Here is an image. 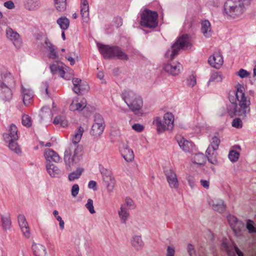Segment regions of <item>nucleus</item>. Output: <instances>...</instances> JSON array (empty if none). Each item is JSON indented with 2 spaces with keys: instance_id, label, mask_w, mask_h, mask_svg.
<instances>
[{
  "instance_id": "obj_61",
  "label": "nucleus",
  "mask_w": 256,
  "mask_h": 256,
  "mask_svg": "<svg viewBox=\"0 0 256 256\" xmlns=\"http://www.w3.org/2000/svg\"><path fill=\"white\" fill-rule=\"evenodd\" d=\"M96 182L94 180H90L88 184V187L94 190H96Z\"/></svg>"
},
{
  "instance_id": "obj_37",
  "label": "nucleus",
  "mask_w": 256,
  "mask_h": 256,
  "mask_svg": "<svg viewBox=\"0 0 256 256\" xmlns=\"http://www.w3.org/2000/svg\"><path fill=\"white\" fill-rule=\"evenodd\" d=\"M83 172V168L80 167L77 168L76 170L70 173L68 176V180L70 182H72L76 179L79 178L80 177Z\"/></svg>"
},
{
  "instance_id": "obj_59",
  "label": "nucleus",
  "mask_w": 256,
  "mask_h": 256,
  "mask_svg": "<svg viewBox=\"0 0 256 256\" xmlns=\"http://www.w3.org/2000/svg\"><path fill=\"white\" fill-rule=\"evenodd\" d=\"M186 180H188V184H189L191 188H193L194 186V182H195L194 178L190 175H188L186 176Z\"/></svg>"
},
{
  "instance_id": "obj_14",
  "label": "nucleus",
  "mask_w": 256,
  "mask_h": 256,
  "mask_svg": "<svg viewBox=\"0 0 256 256\" xmlns=\"http://www.w3.org/2000/svg\"><path fill=\"white\" fill-rule=\"evenodd\" d=\"M166 176L168 186L171 188L177 189L179 184L176 174L174 170L170 168L166 172Z\"/></svg>"
},
{
  "instance_id": "obj_27",
  "label": "nucleus",
  "mask_w": 256,
  "mask_h": 256,
  "mask_svg": "<svg viewBox=\"0 0 256 256\" xmlns=\"http://www.w3.org/2000/svg\"><path fill=\"white\" fill-rule=\"evenodd\" d=\"M47 50L48 52V56L50 58L56 59L58 58V53L56 52L54 46L48 39L46 38L44 42Z\"/></svg>"
},
{
  "instance_id": "obj_60",
  "label": "nucleus",
  "mask_w": 256,
  "mask_h": 256,
  "mask_svg": "<svg viewBox=\"0 0 256 256\" xmlns=\"http://www.w3.org/2000/svg\"><path fill=\"white\" fill-rule=\"evenodd\" d=\"M200 183L201 185L205 188L208 189L210 186L209 180H200Z\"/></svg>"
},
{
  "instance_id": "obj_18",
  "label": "nucleus",
  "mask_w": 256,
  "mask_h": 256,
  "mask_svg": "<svg viewBox=\"0 0 256 256\" xmlns=\"http://www.w3.org/2000/svg\"><path fill=\"white\" fill-rule=\"evenodd\" d=\"M118 214L122 224H126L130 218V214L128 208L124 204H122L118 210Z\"/></svg>"
},
{
  "instance_id": "obj_26",
  "label": "nucleus",
  "mask_w": 256,
  "mask_h": 256,
  "mask_svg": "<svg viewBox=\"0 0 256 256\" xmlns=\"http://www.w3.org/2000/svg\"><path fill=\"white\" fill-rule=\"evenodd\" d=\"M80 14L82 20L87 22L89 17V6L87 0H81Z\"/></svg>"
},
{
  "instance_id": "obj_13",
  "label": "nucleus",
  "mask_w": 256,
  "mask_h": 256,
  "mask_svg": "<svg viewBox=\"0 0 256 256\" xmlns=\"http://www.w3.org/2000/svg\"><path fill=\"white\" fill-rule=\"evenodd\" d=\"M207 202L214 211L220 214L224 212L226 210V204L222 199L209 198L207 200Z\"/></svg>"
},
{
  "instance_id": "obj_17",
  "label": "nucleus",
  "mask_w": 256,
  "mask_h": 256,
  "mask_svg": "<svg viewBox=\"0 0 256 256\" xmlns=\"http://www.w3.org/2000/svg\"><path fill=\"white\" fill-rule=\"evenodd\" d=\"M210 64L216 68H220L223 64L224 59L220 52H215L208 58Z\"/></svg>"
},
{
  "instance_id": "obj_32",
  "label": "nucleus",
  "mask_w": 256,
  "mask_h": 256,
  "mask_svg": "<svg viewBox=\"0 0 256 256\" xmlns=\"http://www.w3.org/2000/svg\"><path fill=\"white\" fill-rule=\"evenodd\" d=\"M46 170L49 174L52 177H56L60 174V170L58 168L50 162L46 165Z\"/></svg>"
},
{
  "instance_id": "obj_20",
  "label": "nucleus",
  "mask_w": 256,
  "mask_h": 256,
  "mask_svg": "<svg viewBox=\"0 0 256 256\" xmlns=\"http://www.w3.org/2000/svg\"><path fill=\"white\" fill-rule=\"evenodd\" d=\"M5 142H10L12 140H18V128L16 125L12 124L10 126L8 133L4 136Z\"/></svg>"
},
{
  "instance_id": "obj_48",
  "label": "nucleus",
  "mask_w": 256,
  "mask_h": 256,
  "mask_svg": "<svg viewBox=\"0 0 256 256\" xmlns=\"http://www.w3.org/2000/svg\"><path fill=\"white\" fill-rule=\"evenodd\" d=\"M186 82L188 86L193 87L196 84V77L193 74L190 75L187 78Z\"/></svg>"
},
{
  "instance_id": "obj_16",
  "label": "nucleus",
  "mask_w": 256,
  "mask_h": 256,
  "mask_svg": "<svg viewBox=\"0 0 256 256\" xmlns=\"http://www.w3.org/2000/svg\"><path fill=\"white\" fill-rule=\"evenodd\" d=\"M120 151L122 156L126 162H131L134 160V152L128 144H122L120 148Z\"/></svg>"
},
{
  "instance_id": "obj_47",
  "label": "nucleus",
  "mask_w": 256,
  "mask_h": 256,
  "mask_svg": "<svg viewBox=\"0 0 256 256\" xmlns=\"http://www.w3.org/2000/svg\"><path fill=\"white\" fill-rule=\"evenodd\" d=\"M22 124L26 127H30L32 124L30 117L28 114H24L22 116Z\"/></svg>"
},
{
  "instance_id": "obj_12",
  "label": "nucleus",
  "mask_w": 256,
  "mask_h": 256,
  "mask_svg": "<svg viewBox=\"0 0 256 256\" xmlns=\"http://www.w3.org/2000/svg\"><path fill=\"white\" fill-rule=\"evenodd\" d=\"M86 106L87 102L85 98L76 96L72 99L69 106V109L73 112H81L86 108Z\"/></svg>"
},
{
  "instance_id": "obj_53",
  "label": "nucleus",
  "mask_w": 256,
  "mask_h": 256,
  "mask_svg": "<svg viewBox=\"0 0 256 256\" xmlns=\"http://www.w3.org/2000/svg\"><path fill=\"white\" fill-rule=\"evenodd\" d=\"M80 190L79 186L78 184H74L72 186L71 190L72 196L76 198Z\"/></svg>"
},
{
  "instance_id": "obj_41",
  "label": "nucleus",
  "mask_w": 256,
  "mask_h": 256,
  "mask_svg": "<svg viewBox=\"0 0 256 256\" xmlns=\"http://www.w3.org/2000/svg\"><path fill=\"white\" fill-rule=\"evenodd\" d=\"M18 140H12L10 142H6L8 144V146L10 149L16 154H20L22 151L20 146L18 145L16 141Z\"/></svg>"
},
{
  "instance_id": "obj_7",
  "label": "nucleus",
  "mask_w": 256,
  "mask_h": 256,
  "mask_svg": "<svg viewBox=\"0 0 256 256\" xmlns=\"http://www.w3.org/2000/svg\"><path fill=\"white\" fill-rule=\"evenodd\" d=\"M140 24L147 28H156L158 26V14L156 12L144 10L141 14Z\"/></svg>"
},
{
  "instance_id": "obj_44",
  "label": "nucleus",
  "mask_w": 256,
  "mask_h": 256,
  "mask_svg": "<svg viewBox=\"0 0 256 256\" xmlns=\"http://www.w3.org/2000/svg\"><path fill=\"white\" fill-rule=\"evenodd\" d=\"M228 221L230 226V227L235 230L237 226L240 224V222L238 221L237 218L232 215H228L226 217Z\"/></svg>"
},
{
  "instance_id": "obj_54",
  "label": "nucleus",
  "mask_w": 256,
  "mask_h": 256,
  "mask_svg": "<svg viewBox=\"0 0 256 256\" xmlns=\"http://www.w3.org/2000/svg\"><path fill=\"white\" fill-rule=\"evenodd\" d=\"M253 224V222L250 220H248L246 223V228L249 232L251 233L256 232V228H254Z\"/></svg>"
},
{
  "instance_id": "obj_21",
  "label": "nucleus",
  "mask_w": 256,
  "mask_h": 256,
  "mask_svg": "<svg viewBox=\"0 0 256 256\" xmlns=\"http://www.w3.org/2000/svg\"><path fill=\"white\" fill-rule=\"evenodd\" d=\"M174 44L175 47L176 46L179 50L187 48L192 46L189 36L187 34L180 36Z\"/></svg>"
},
{
  "instance_id": "obj_2",
  "label": "nucleus",
  "mask_w": 256,
  "mask_h": 256,
  "mask_svg": "<svg viewBox=\"0 0 256 256\" xmlns=\"http://www.w3.org/2000/svg\"><path fill=\"white\" fill-rule=\"evenodd\" d=\"M235 95L238 102V116L246 118L250 112L251 102L250 98L246 95L242 85L236 86Z\"/></svg>"
},
{
  "instance_id": "obj_6",
  "label": "nucleus",
  "mask_w": 256,
  "mask_h": 256,
  "mask_svg": "<svg viewBox=\"0 0 256 256\" xmlns=\"http://www.w3.org/2000/svg\"><path fill=\"white\" fill-rule=\"evenodd\" d=\"M220 141V138L216 136L212 138L210 143L206 152V154L208 158V160L211 164L216 165L218 164L216 156L217 150L218 149Z\"/></svg>"
},
{
  "instance_id": "obj_1",
  "label": "nucleus",
  "mask_w": 256,
  "mask_h": 256,
  "mask_svg": "<svg viewBox=\"0 0 256 256\" xmlns=\"http://www.w3.org/2000/svg\"><path fill=\"white\" fill-rule=\"evenodd\" d=\"M252 0H227L224 6L225 14L235 18L241 16Z\"/></svg>"
},
{
  "instance_id": "obj_45",
  "label": "nucleus",
  "mask_w": 256,
  "mask_h": 256,
  "mask_svg": "<svg viewBox=\"0 0 256 256\" xmlns=\"http://www.w3.org/2000/svg\"><path fill=\"white\" fill-rule=\"evenodd\" d=\"M223 76L222 74L218 72H214L211 75L208 82V84L209 85L211 82H221Z\"/></svg>"
},
{
  "instance_id": "obj_23",
  "label": "nucleus",
  "mask_w": 256,
  "mask_h": 256,
  "mask_svg": "<svg viewBox=\"0 0 256 256\" xmlns=\"http://www.w3.org/2000/svg\"><path fill=\"white\" fill-rule=\"evenodd\" d=\"M44 156L47 161L50 163L53 162L56 163L59 162L61 160V158L58 154L54 150L48 148L44 152Z\"/></svg>"
},
{
  "instance_id": "obj_56",
  "label": "nucleus",
  "mask_w": 256,
  "mask_h": 256,
  "mask_svg": "<svg viewBox=\"0 0 256 256\" xmlns=\"http://www.w3.org/2000/svg\"><path fill=\"white\" fill-rule=\"evenodd\" d=\"M125 206H126V207L128 208V210H129L130 208H132L134 206V202L133 200L130 198H126V199H125Z\"/></svg>"
},
{
  "instance_id": "obj_35",
  "label": "nucleus",
  "mask_w": 256,
  "mask_h": 256,
  "mask_svg": "<svg viewBox=\"0 0 256 256\" xmlns=\"http://www.w3.org/2000/svg\"><path fill=\"white\" fill-rule=\"evenodd\" d=\"M24 5L28 10H34L40 8V4L39 0H26Z\"/></svg>"
},
{
  "instance_id": "obj_57",
  "label": "nucleus",
  "mask_w": 256,
  "mask_h": 256,
  "mask_svg": "<svg viewBox=\"0 0 256 256\" xmlns=\"http://www.w3.org/2000/svg\"><path fill=\"white\" fill-rule=\"evenodd\" d=\"M47 114L48 116H49L50 118L52 116V112L50 110L46 108H44L42 109V112H41V116L42 117H44L46 116V114Z\"/></svg>"
},
{
  "instance_id": "obj_4",
  "label": "nucleus",
  "mask_w": 256,
  "mask_h": 256,
  "mask_svg": "<svg viewBox=\"0 0 256 256\" xmlns=\"http://www.w3.org/2000/svg\"><path fill=\"white\" fill-rule=\"evenodd\" d=\"M174 115L172 112H167L163 116V122L160 117H156L152 124L156 127L158 132L162 134L166 130L172 131L174 128Z\"/></svg>"
},
{
  "instance_id": "obj_38",
  "label": "nucleus",
  "mask_w": 256,
  "mask_h": 256,
  "mask_svg": "<svg viewBox=\"0 0 256 256\" xmlns=\"http://www.w3.org/2000/svg\"><path fill=\"white\" fill-rule=\"evenodd\" d=\"M178 144L180 147L186 152L189 151L192 147V144L184 138H180L178 141Z\"/></svg>"
},
{
  "instance_id": "obj_51",
  "label": "nucleus",
  "mask_w": 256,
  "mask_h": 256,
  "mask_svg": "<svg viewBox=\"0 0 256 256\" xmlns=\"http://www.w3.org/2000/svg\"><path fill=\"white\" fill-rule=\"evenodd\" d=\"M86 207L87 208L90 214H93L96 212L94 206V202L92 199L88 200L86 204Z\"/></svg>"
},
{
  "instance_id": "obj_33",
  "label": "nucleus",
  "mask_w": 256,
  "mask_h": 256,
  "mask_svg": "<svg viewBox=\"0 0 256 256\" xmlns=\"http://www.w3.org/2000/svg\"><path fill=\"white\" fill-rule=\"evenodd\" d=\"M84 132V128L80 126L76 131L75 133L72 136V142L74 144L79 143L82 139V137Z\"/></svg>"
},
{
  "instance_id": "obj_39",
  "label": "nucleus",
  "mask_w": 256,
  "mask_h": 256,
  "mask_svg": "<svg viewBox=\"0 0 256 256\" xmlns=\"http://www.w3.org/2000/svg\"><path fill=\"white\" fill-rule=\"evenodd\" d=\"M57 23L62 30H66L70 26L68 19L65 16H62L58 19Z\"/></svg>"
},
{
  "instance_id": "obj_43",
  "label": "nucleus",
  "mask_w": 256,
  "mask_h": 256,
  "mask_svg": "<svg viewBox=\"0 0 256 256\" xmlns=\"http://www.w3.org/2000/svg\"><path fill=\"white\" fill-rule=\"evenodd\" d=\"M180 50L175 47L174 44L170 48H168L165 53V56L168 58H172L175 56L177 55Z\"/></svg>"
},
{
  "instance_id": "obj_28",
  "label": "nucleus",
  "mask_w": 256,
  "mask_h": 256,
  "mask_svg": "<svg viewBox=\"0 0 256 256\" xmlns=\"http://www.w3.org/2000/svg\"><path fill=\"white\" fill-rule=\"evenodd\" d=\"M99 50L101 54L105 58H108L112 57L114 49L115 48L109 47L106 45L102 44H98Z\"/></svg>"
},
{
  "instance_id": "obj_34",
  "label": "nucleus",
  "mask_w": 256,
  "mask_h": 256,
  "mask_svg": "<svg viewBox=\"0 0 256 256\" xmlns=\"http://www.w3.org/2000/svg\"><path fill=\"white\" fill-rule=\"evenodd\" d=\"M226 110L231 118L236 116H238V105L236 102H232L226 106Z\"/></svg>"
},
{
  "instance_id": "obj_22",
  "label": "nucleus",
  "mask_w": 256,
  "mask_h": 256,
  "mask_svg": "<svg viewBox=\"0 0 256 256\" xmlns=\"http://www.w3.org/2000/svg\"><path fill=\"white\" fill-rule=\"evenodd\" d=\"M130 244L132 246L136 251L142 250L144 242L142 236L138 235H134L130 238Z\"/></svg>"
},
{
  "instance_id": "obj_9",
  "label": "nucleus",
  "mask_w": 256,
  "mask_h": 256,
  "mask_svg": "<svg viewBox=\"0 0 256 256\" xmlns=\"http://www.w3.org/2000/svg\"><path fill=\"white\" fill-rule=\"evenodd\" d=\"M101 174L107 191L112 192L115 187L116 180L112 172L104 168L101 170Z\"/></svg>"
},
{
  "instance_id": "obj_40",
  "label": "nucleus",
  "mask_w": 256,
  "mask_h": 256,
  "mask_svg": "<svg viewBox=\"0 0 256 256\" xmlns=\"http://www.w3.org/2000/svg\"><path fill=\"white\" fill-rule=\"evenodd\" d=\"M54 123L56 125H59L64 128H66L68 126V120L65 117L61 116H58L55 117L54 120Z\"/></svg>"
},
{
  "instance_id": "obj_19",
  "label": "nucleus",
  "mask_w": 256,
  "mask_h": 256,
  "mask_svg": "<svg viewBox=\"0 0 256 256\" xmlns=\"http://www.w3.org/2000/svg\"><path fill=\"white\" fill-rule=\"evenodd\" d=\"M72 82L74 85L72 90L76 94H82L88 91L89 86L86 84H82V80L78 78H73Z\"/></svg>"
},
{
  "instance_id": "obj_62",
  "label": "nucleus",
  "mask_w": 256,
  "mask_h": 256,
  "mask_svg": "<svg viewBox=\"0 0 256 256\" xmlns=\"http://www.w3.org/2000/svg\"><path fill=\"white\" fill-rule=\"evenodd\" d=\"M4 6L6 8L8 9H12L14 7V4L12 1L9 0L4 3Z\"/></svg>"
},
{
  "instance_id": "obj_5",
  "label": "nucleus",
  "mask_w": 256,
  "mask_h": 256,
  "mask_svg": "<svg viewBox=\"0 0 256 256\" xmlns=\"http://www.w3.org/2000/svg\"><path fill=\"white\" fill-rule=\"evenodd\" d=\"M82 150L79 146H76L74 150L72 148L66 150L64 157L66 168L68 170H71L74 164H78L82 160Z\"/></svg>"
},
{
  "instance_id": "obj_50",
  "label": "nucleus",
  "mask_w": 256,
  "mask_h": 256,
  "mask_svg": "<svg viewBox=\"0 0 256 256\" xmlns=\"http://www.w3.org/2000/svg\"><path fill=\"white\" fill-rule=\"evenodd\" d=\"M236 75L241 78H244L249 77L250 72L246 70L241 68L236 72Z\"/></svg>"
},
{
  "instance_id": "obj_30",
  "label": "nucleus",
  "mask_w": 256,
  "mask_h": 256,
  "mask_svg": "<svg viewBox=\"0 0 256 256\" xmlns=\"http://www.w3.org/2000/svg\"><path fill=\"white\" fill-rule=\"evenodd\" d=\"M34 254L35 256H48L46 248L40 244H34L32 246Z\"/></svg>"
},
{
  "instance_id": "obj_10",
  "label": "nucleus",
  "mask_w": 256,
  "mask_h": 256,
  "mask_svg": "<svg viewBox=\"0 0 256 256\" xmlns=\"http://www.w3.org/2000/svg\"><path fill=\"white\" fill-rule=\"evenodd\" d=\"M94 122L90 130V134L93 136H100L104 132V120L101 116L96 114L94 116Z\"/></svg>"
},
{
  "instance_id": "obj_25",
  "label": "nucleus",
  "mask_w": 256,
  "mask_h": 256,
  "mask_svg": "<svg viewBox=\"0 0 256 256\" xmlns=\"http://www.w3.org/2000/svg\"><path fill=\"white\" fill-rule=\"evenodd\" d=\"M201 32L206 38H210L212 36V31L210 22L208 20H204L201 24Z\"/></svg>"
},
{
  "instance_id": "obj_42",
  "label": "nucleus",
  "mask_w": 256,
  "mask_h": 256,
  "mask_svg": "<svg viewBox=\"0 0 256 256\" xmlns=\"http://www.w3.org/2000/svg\"><path fill=\"white\" fill-rule=\"evenodd\" d=\"M55 8L58 12H63L66 8V0H54Z\"/></svg>"
},
{
  "instance_id": "obj_31",
  "label": "nucleus",
  "mask_w": 256,
  "mask_h": 256,
  "mask_svg": "<svg viewBox=\"0 0 256 256\" xmlns=\"http://www.w3.org/2000/svg\"><path fill=\"white\" fill-rule=\"evenodd\" d=\"M22 93L24 103L25 105H28L30 102L32 98V92L29 88L22 86Z\"/></svg>"
},
{
  "instance_id": "obj_36",
  "label": "nucleus",
  "mask_w": 256,
  "mask_h": 256,
  "mask_svg": "<svg viewBox=\"0 0 256 256\" xmlns=\"http://www.w3.org/2000/svg\"><path fill=\"white\" fill-rule=\"evenodd\" d=\"M2 226L4 230H8L10 229L12 222L9 215H3L2 216Z\"/></svg>"
},
{
  "instance_id": "obj_29",
  "label": "nucleus",
  "mask_w": 256,
  "mask_h": 256,
  "mask_svg": "<svg viewBox=\"0 0 256 256\" xmlns=\"http://www.w3.org/2000/svg\"><path fill=\"white\" fill-rule=\"evenodd\" d=\"M6 36L16 46H19L20 44V35L16 32H14L12 30H9L6 32Z\"/></svg>"
},
{
  "instance_id": "obj_15",
  "label": "nucleus",
  "mask_w": 256,
  "mask_h": 256,
  "mask_svg": "<svg viewBox=\"0 0 256 256\" xmlns=\"http://www.w3.org/2000/svg\"><path fill=\"white\" fill-rule=\"evenodd\" d=\"M18 222L24 236L26 238H29L31 234L25 216L23 214L18 215Z\"/></svg>"
},
{
  "instance_id": "obj_55",
  "label": "nucleus",
  "mask_w": 256,
  "mask_h": 256,
  "mask_svg": "<svg viewBox=\"0 0 256 256\" xmlns=\"http://www.w3.org/2000/svg\"><path fill=\"white\" fill-rule=\"evenodd\" d=\"M132 128L136 132H140L144 130V126L140 124H134L132 126Z\"/></svg>"
},
{
  "instance_id": "obj_63",
  "label": "nucleus",
  "mask_w": 256,
  "mask_h": 256,
  "mask_svg": "<svg viewBox=\"0 0 256 256\" xmlns=\"http://www.w3.org/2000/svg\"><path fill=\"white\" fill-rule=\"evenodd\" d=\"M98 79L102 80V83H106V81L104 80V74L102 72H99L97 74Z\"/></svg>"
},
{
  "instance_id": "obj_46",
  "label": "nucleus",
  "mask_w": 256,
  "mask_h": 256,
  "mask_svg": "<svg viewBox=\"0 0 256 256\" xmlns=\"http://www.w3.org/2000/svg\"><path fill=\"white\" fill-rule=\"evenodd\" d=\"M112 56L116 57L118 58L124 60H127L128 59L127 55L124 52L116 48H115L114 49Z\"/></svg>"
},
{
  "instance_id": "obj_11",
  "label": "nucleus",
  "mask_w": 256,
  "mask_h": 256,
  "mask_svg": "<svg viewBox=\"0 0 256 256\" xmlns=\"http://www.w3.org/2000/svg\"><path fill=\"white\" fill-rule=\"evenodd\" d=\"M163 68L166 72L172 76L178 74L183 70L182 65L178 62L166 63Z\"/></svg>"
},
{
  "instance_id": "obj_58",
  "label": "nucleus",
  "mask_w": 256,
  "mask_h": 256,
  "mask_svg": "<svg viewBox=\"0 0 256 256\" xmlns=\"http://www.w3.org/2000/svg\"><path fill=\"white\" fill-rule=\"evenodd\" d=\"M175 249L174 247L168 246L166 250V256H174Z\"/></svg>"
},
{
  "instance_id": "obj_49",
  "label": "nucleus",
  "mask_w": 256,
  "mask_h": 256,
  "mask_svg": "<svg viewBox=\"0 0 256 256\" xmlns=\"http://www.w3.org/2000/svg\"><path fill=\"white\" fill-rule=\"evenodd\" d=\"M240 156L238 152L235 150H232L229 152L228 158L232 162H235L238 160Z\"/></svg>"
},
{
  "instance_id": "obj_24",
  "label": "nucleus",
  "mask_w": 256,
  "mask_h": 256,
  "mask_svg": "<svg viewBox=\"0 0 256 256\" xmlns=\"http://www.w3.org/2000/svg\"><path fill=\"white\" fill-rule=\"evenodd\" d=\"M191 160L192 164L196 166H201L206 164L208 158L203 154L198 153L192 155Z\"/></svg>"
},
{
  "instance_id": "obj_3",
  "label": "nucleus",
  "mask_w": 256,
  "mask_h": 256,
  "mask_svg": "<svg viewBox=\"0 0 256 256\" xmlns=\"http://www.w3.org/2000/svg\"><path fill=\"white\" fill-rule=\"evenodd\" d=\"M122 98L131 112L138 114L142 111L144 101L139 94L132 90H126L122 93Z\"/></svg>"
},
{
  "instance_id": "obj_64",
  "label": "nucleus",
  "mask_w": 256,
  "mask_h": 256,
  "mask_svg": "<svg viewBox=\"0 0 256 256\" xmlns=\"http://www.w3.org/2000/svg\"><path fill=\"white\" fill-rule=\"evenodd\" d=\"M234 250L238 256H244L242 252L240 251L238 247L235 246Z\"/></svg>"
},
{
  "instance_id": "obj_8",
  "label": "nucleus",
  "mask_w": 256,
  "mask_h": 256,
  "mask_svg": "<svg viewBox=\"0 0 256 256\" xmlns=\"http://www.w3.org/2000/svg\"><path fill=\"white\" fill-rule=\"evenodd\" d=\"M66 66L61 62H56L50 66V70L53 74H58L64 79L70 80L74 74V72L70 70V73L68 74L66 72Z\"/></svg>"
},
{
  "instance_id": "obj_52",
  "label": "nucleus",
  "mask_w": 256,
  "mask_h": 256,
  "mask_svg": "<svg viewBox=\"0 0 256 256\" xmlns=\"http://www.w3.org/2000/svg\"><path fill=\"white\" fill-rule=\"evenodd\" d=\"M232 126L238 129L241 128L242 126V122L240 118H235L232 121Z\"/></svg>"
}]
</instances>
